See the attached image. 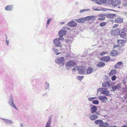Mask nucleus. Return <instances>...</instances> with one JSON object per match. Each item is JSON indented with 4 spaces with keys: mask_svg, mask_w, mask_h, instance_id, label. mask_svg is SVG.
<instances>
[{
    "mask_svg": "<svg viewBox=\"0 0 127 127\" xmlns=\"http://www.w3.org/2000/svg\"><path fill=\"white\" fill-rule=\"evenodd\" d=\"M105 19V18L103 17H98L97 19L98 20H100L101 21H103Z\"/></svg>",
    "mask_w": 127,
    "mask_h": 127,
    "instance_id": "c9c22d12",
    "label": "nucleus"
},
{
    "mask_svg": "<svg viewBox=\"0 0 127 127\" xmlns=\"http://www.w3.org/2000/svg\"><path fill=\"white\" fill-rule=\"evenodd\" d=\"M109 124L107 123H103L102 122L101 125H100V127H106L109 126Z\"/></svg>",
    "mask_w": 127,
    "mask_h": 127,
    "instance_id": "cd10ccee",
    "label": "nucleus"
},
{
    "mask_svg": "<svg viewBox=\"0 0 127 127\" xmlns=\"http://www.w3.org/2000/svg\"><path fill=\"white\" fill-rule=\"evenodd\" d=\"M76 65L75 62L71 60L69 61L65 64V66L67 67H73Z\"/></svg>",
    "mask_w": 127,
    "mask_h": 127,
    "instance_id": "39448f33",
    "label": "nucleus"
},
{
    "mask_svg": "<svg viewBox=\"0 0 127 127\" xmlns=\"http://www.w3.org/2000/svg\"><path fill=\"white\" fill-rule=\"evenodd\" d=\"M118 47V45H114V47L115 48H116V47Z\"/></svg>",
    "mask_w": 127,
    "mask_h": 127,
    "instance_id": "09e8293b",
    "label": "nucleus"
},
{
    "mask_svg": "<svg viewBox=\"0 0 127 127\" xmlns=\"http://www.w3.org/2000/svg\"><path fill=\"white\" fill-rule=\"evenodd\" d=\"M77 79L78 80H79V76H78L77 77Z\"/></svg>",
    "mask_w": 127,
    "mask_h": 127,
    "instance_id": "bf43d9fd",
    "label": "nucleus"
},
{
    "mask_svg": "<svg viewBox=\"0 0 127 127\" xmlns=\"http://www.w3.org/2000/svg\"><path fill=\"white\" fill-rule=\"evenodd\" d=\"M83 78V76H80V79H82Z\"/></svg>",
    "mask_w": 127,
    "mask_h": 127,
    "instance_id": "5fc2aeb1",
    "label": "nucleus"
},
{
    "mask_svg": "<svg viewBox=\"0 0 127 127\" xmlns=\"http://www.w3.org/2000/svg\"><path fill=\"white\" fill-rule=\"evenodd\" d=\"M5 120V121L7 123H11L12 122L11 120H9L8 119H3V120Z\"/></svg>",
    "mask_w": 127,
    "mask_h": 127,
    "instance_id": "58836bf2",
    "label": "nucleus"
},
{
    "mask_svg": "<svg viewBox=\"0 0 127 127\" xmlns=\"http://www.w3.org/2000/svg\"><path fill=\"white\" fill-rule=\"evenodd\" d=\"M107 10H113L112 9H106ZM113 11H115V10H113Z\"/></svg>",
    "mask_w": 127,
    "mask_h": 127,
    "instance_id": "4d7b16f0",
    "label": "nucleus"
},
{
    "mask_svg": "<svg viewBox=\"0 0 127 127\" xmlns=\"http://www.w3.org/2000/svg\"><path fill=\"white\" fill-rule=\"evenodd\" d=\"M66 29L67 30H69V28H66Z\"/></svg>",
    "mask_w": 127,
    "mask_h": 127,
    "instance_id": "052dcab7",
    "label": "nucleus"
},
{
    "mask_svg": "<svg viewBox=\"0 0 127 127\" xmlns=\"http://www.w3.org/2000/svg\"><path fill=\"white\" fill-rule=\"evenodd\" d=\"M53 51L55 52H57L58 51V49H57L55 48H54L53 49Z\"/></svg>",
    "mask_w": 127,
    "mask_h": 127,
    "instance_id": "49530a36",
    "label": "nucleus"
},
{
    "mask_svg": "<svg viewBox=\"0 0 127 127\" xmlns=\"http://www.w3.org/2000/svg\"><path fill=\"white\" fill-rule=\"evenodd\" d=\"M86 70V67L84 66H80V74H84Z\"/></svg>",
    "mask_w": 127,
    "mask_h": 127,
    "instance_id": "9b49d317",
    "label": "nucleus"
},
{
    "mask_svg": "<svg viewBox=\"0 0 127 127\" xmlns=\"http://www.w3.org/2000/svg\"><path fill=\"white\" fill-rule=\"evenodd\" d=\"M116 15L115 14H109L107 15L108 17L110 18H113L114 17L116 16Z\"/></svg>",
    "mask_w": 127,
    "mask_h": 127,
    "instance_id": "c85d7f7f",
    "label": "nucleus"
},
{
    "mask_svg": "<svg viewBox=\"0 0 127 127\" xmlns=\"http://www.w3.org/2000/svg\"><path fill=\"white\" fill-rule=\"evenodd\" d=\"M126 102L127 103V101H126Z\"/></svg>",
    "mask_w": 127,
    "mask_h": 127,
    "instance_id": "774afa93",
    "label": "nucleus"
},
{
    "mask_svg": "<svg viewBox=\"0 0 127 127\" xmlns=\"http://www.w3.org/2000/svg\"><path fill=\"white\" fill-rule=\"evenodd\" d=\"M98 98L101 101L104 102H105L107 100V97L103 95L99 96Z\"/></svg>",
    "mask_w": 127,
    "mask_h": 127,
    "instance_id": "1a4fd4ad",
    "label": "nucleus"
},
{
    "mask_svg": "<svg viewBox=\"0 0 127 127\" xmlns=\"http://www.w3.org/2000/svg\"><path fill=\"white\" fill-rule=\"evenodd\" d=\"M5 9L6 10H11L10 8H5Z\"/></svg>",
    "mask_w": 127,
    "mask_h": 127,
    "instance_id": "8fccbe9b",
    "label": "nucleus"
},
{
    "mask_svg": "<svg viewBox=\"0 0 127 127\" xmlns=\"http://www.w3.org/2000/svg\"><path fill=\"white\" fill-rule=\"evenodd\" d=\"M121 3V1L119 0H115L113 1L112 4V7H116Z\"/></svg>",
    "mask_w": 127,
    "mask_h": 127,
    "instance_id": "6e6552de",
    "label": "nucleus"
},
{
    "mask_svg": "<svg viewBox=\"0 0 127 127\" xmlns=\"http://www.w3.org/2000/svg\"><path fill=\"white\" fill-rule=\"evenodd\" d=\"M94 17L93 16H91L86 17L84 18L85 20H91Z\"/></svg>",
    "mask_w": 127,
    "mask_h": 127,
    "instance_id": "c756f323",
    "label": "nucleus"
},
{
    "mask_svg": "<svg viewBox=\"0 0 127 127\" xmlns=\"http://www.w3.org/2000/svg\"><path fill=\"white\" fill-rule=\"evenodd\" d=\"M95 2L99 5H101V4H105L106 3V0H99L98 1Z\"/></svg>",
    "mask_w": 127,
    "mask_h": 127,
    "instance_id": "b1692460",
    "label": "nucleus"
},
{
    "mask_svg": "<svg viewBox=\"0 0 127 127\" xmlns=\"http://www.w3.org/2000/svg\"><path fill=\"white\" fill-rule=\"evenodd\" d=\"M118 8H122V7H120V6H119V7H118Z\"/></svg>",
    "mask_w": 127,
    "mask_h": 127,
    "instance_id": "e2e57ef3",
    "label": "nucleus"
},
{
    "mask_svg": "<svg viewBox=\"0 0 127 127\" xmlns=\"http://www.w3.org/2000/svg\"><path fill=\"white\" fill-rule=\"evenodd\" d=\"M127 98V93L125 94V95L123 97V98H124V99L126 100V99Z\"/></svg>",
    "mask_w": 127,
    "mask_h": 127,
    "instance_id": "a18cd8bd",
    "label": "nucleus"
},
{
    "mask_svg": "<svg viewBox=\"0 0 127 127\" xmlns=\"http://www.w3.org/2000/svg\"><path fill=\"white\" fill-rule=\"evenodd\" d=\"M123 5L125 6H127V0H125L123 3Z\"/></svg>",
    "mask_w": 127,
    "mask_h": 127,
    "instance_id": "37998d69",
    "label": "nucleus"
},
{
    "mask_svg": "<svg viewBox=\"0 0 127 127\" xmlns=\"http://www.w3.org/2000/svg\"><path fill=\"white\" fill-rule=\"evenodd\" d=\"M83 19H82V18H80V23H82V22H80V21H82V20Z\"/></svg>",
    "mask_w": 127,
    "mask_h": 127,
    "instance_id": "603ef678",
    "label": "nucleus"
},
{
    "mask_svg": "<svg viewBox=\"0 0 127 127\" xmlns=\"http://www.w3.org/2000/svg\"><path fill=\"white\" fill-rule=\"evenodd\" d=\"M118 55V52L117 50H112L110 52V55L113 57H115Z\"/></svg>",
    "mask_w": 127,
    "mask_h": 127,
    "instance_id": "9d476101",
    "label": "nucleus"
},
{
    "mask_svg": "<svg viewBox=\"0 0 127 127\" xmlns=\"http://www.w3.org/2000/svg\"><path fill=\"white\" fill-rule=\"evenodd\" d=\"M47 84H48V85H49V84H48V83H47Z\"/></svg>",
    "mask_w": 127,
    "mask_h": 127,
    "instance_id": "338daca9",
    "label": "nucleus"
},
{
    "mask_svg": "<svg viewBox=\"0 0 127 127\" xmlns=\"http://www.w3.org/2000/svg\"><path fill=\"white\" fill-rule=\"evenodd\" d=\"M21 125V126H23V124H21L20 125Z\"/></svg>",
    "mask_w": 127,
    "mask_h": 127,
    "instance_id": "680f3d73",
    "label": "nucleus"
},
{
    "mask_svg": "<svg viewBox=\"0 0 127 127\" xmlns=\"http://www.w3.org/2000/svg\"><path fill=\"white\" fill-rule=\"evenodd\" d=\"M121 127H127V126L125 125H124L123 126H122Z\"/></svg>",
    "mask_w": 127,
    "mask_h": 127,
    "instance_id": "6e6d98bb",
    "label": "nucleus"
},
{
    "mask_svg": "<svg viewBox=\"0 0 127 127\" xmlns=\"http://www.w3.org/2000/svg\"><path fill=\"white\" fill-rule=\"evenodd\" d=\"M107 22H103L100 24L99 26L100 27H103L105 26L106 24L107 23Z\"/></svg>",
    "mask_w": 127,
    "mask_h": 127,
    "instance_id": "2f4dec72",
    "label": "nucleus"
},
{
    "mask_svg": "<svg viewBox=\"0 0 127 127\" xmlns=\"http://www.w3.org/2000/svg\"><path fill=\"white\" fill-rule=\"evenodd\" d=\"M114 0H106V3L109 6H112V3Z\"/></svg>",
    "mask_w": 127,
    "mask_h": 127,
    "instance_id": "aec40b11",
    "label": "nucleus"
},
{
    "mask_svg": "<svg viewBox=\"0 0 127 127\" xmlns=\"http://www.w3.org/2000/svg\"><path fill=\"white\" fill-rule=\"evenodd\" d=\"M102 86L103 87L107 88L110 86V84L109 82H105L102 83Z\"/></svg>",
    "mask_w": 127,
    "mask_h": 127,
    "instance_id": "f3484780",
    "label": "nucleus"
},
{
    "mask_svg": "<svg viewBox=\"0 0 127 127\" xmlns=\"http://www.w3.org/2000/svg\"><path fill=\"white\" fill-rule=\"evenodd\" d=\"M93 70L92 67H89L87 68L86 71L87 74H89L92 73Z\"/></svg>",
    "mask_w": 127,
    "mask_h": 127,
    "instance_id": "4be33fe9",
    "label": "nucleus"
},
{
    "mask_svg": "<svg viewBox=\"0 0 127 127\" xmlns=\"http://www.w3.org/2000/svg\"><path fill=\"white\" fill-rule=\"evenodd\" d=\"M119 26V25L118 24H116L114 25L112 28L114 29L115 28L118 27Z\"/></svg>",
    "mask_w": 127,
    "mask_h": 127,
    "instance_id": "ea45409f",
    "label": "nucleus"
},
{
    "mask_svg": "<svg viewBox=\"0 0 127 127\" xmlns=\"http://www.w3.org/2000/svg\"><path fill=\"white\" fill-rule=\"evenodd\" d=\"M120 32V29L119 28H118L116 29L112 30L111 32V34L112 35L116 36Z\"/></svg>",
    "mask_w": 127,
    "mask_h": 127,
    "instance_id": "423d86ee",
    "label": "nucleus"
},
{
    "mask_svg": "<svg viewBox=\"0 0 127 127\" xmlns=\"http://www.w3.org/2000/svg\"><path fill=\"white\" fill-rule=\"evenodd\" d=\"M110 59V57L109 56H106L102 57L100 58V60L101 61L107 62Z\"/></svg>",
    "mask_w": 127,
    "mask_h": 127,
    "instance_id": "0eeeda50",
    "label": "nucleus"
},
{
    "mask_svg": "<svg viewBox=\"0 0 127 127\" xmlns=\"http://www.w3.org/2000/svg\"><path fill=\"white\" fill-rule=\"evenodd\" d=\"M98 117L96 115H93L90 116V118L92 120H94L97 119Z\"/></svg>",
    "mask_w": 127,
    "mask_h": 127,
    "instance_id": "393cba45",
    "label": "nucleus"
},
{
    "mask_svg": "<svg viewBox=\"0 0 127 127\" xmlns=\"http://www.w3.org/2000/svg\"><path fill=\"white\" fill-rule=\"evenodd\" d=\"M14 7L13 5V4H12L11 5H7L5 8H12Z\"/></svg>",
    "mask_w": 127,
    "mask_h": 127,
    "instance_id": "e433bc0d",
    "label": "nucleus"
},
{
    "mask_svg": "<svg viewBox=\"0 0 127 127\" xmlns=\"http://www.w3.org/2000/svg\"><path fill=\"white\" fill-rule=\"evenodd\" d=\"M98 91H101V92L103 94H104L106 96H108L109 94V92L107 90V89L103 88H99Z\"/></svg>",
    "mask_w": 127,
    "mask_h": 127,
    "instance_id": "20e7f679",
    "label": "nucleus"
},
{
    "mask_svg": "<svg viewBox=\"0 0 127 127\" xmlns=\"http://www.w3.org/2000/svg\"><path fill=\"white\" fill-rule=\"evenodd\" d=\"M127 39H119L117 40V43L119 44H123L126 43L127 41Z\"/></svg>",
    "mask_w": 127,
    "mask_h": 127,
    "instance_id": "5701e85b",
    "label": "nucleus"
},
{
    "mask_svg": "<svg viewBox=\"0 0 127 127\" xmlns=\"http://www.w3.org/2000/svg\"><path fill=\"white\" fill-rule=\"evenodd\" d=\"M51 119L50 118L47 122L45 127H49L51 121Z\"/></svg>",
    "mask_w": 127,
    "mask_h": 127,
    "instance_id": "7c9ffc66",
    "label": "nucleus"
},
{
    "mask_svg": "<svg viewBox=\"0 0 127 127\" xmlns=\"http://www.w3.org/2000/svg\"><path fill=\"white\" fill-rule=\"evenodd\" d=\"M64 22H63L62 23V24H63V23H64Z\"/></svg>",
    "mask_w": 127,
    "mask_h": 127,
    "instance_id": "0e129e2a",
    "label": "nucleus"
},
{
    "mask_svg": "<svg viewBox=\"0 0 127 127\" xmlns=\"http://www.w3.org/2000/svg\"><path fill=\"white\" fill-rule=\"evenodd\" d=\"M79 2H75V4L76 5H78Z\"/></svg>",
    "mask_w": 127,
    "mask_h": 127,
    "instance_id": "3c124183",
    "label": "nucleus"
},
{
    "mask_svg": "<svg viewBox=\"0 0 127 127\" xmlns=\"http://www.w3.org/2000/svg\"><path fill=\"white\" fill-rule=\"evenodd\" d=\"M93 10L96 11H100L101 10V9H99L98 8H94Z\"/></svg>",
    "mask_w": 127,
    "mask_h": 127,
    "instance_id": "de8ad7c7",
    "label": "nucleus"
},
{
    "mask_svg": "<svg viewBox=\"0 0 127 127\" xmlns=\"http://www.w3.org/2000/svg\"><path fill=\"white\" fill-rule=\"evenodd\" d=\"M108 53V52H107L103 51L101 52L100 54V55L101 56H102L107 54V53Z\"/></svg>",
    "mask_w": 127,
    "mask_h": 127,
    "instance_id": "72a5a7b5",
    "label": "nucleus"
},
{
    "mask_svg": "<svg viewBox=\"0 0 127 127\" xmlns=\"http://www.w3.org/2000/svg\"><path fill=\"white\" fill-rule=\"evenodd\" d=\"M126 28L124 27L121 30V32H120L119 35L122 38H124L125 39L127 40V33L126 32Z\"/></svg>",
    "mask_w": 127,
    "mask_h": 127,
    "instance_id": "f257e3e1",
    "label": "nucleus"
},
{
    "mask_svg": "<svg viewBox=\"0 0 127 127\" xmlns=\"http://www.w3.org/2000/svg\"><path fill=\"white\" fill-rule=\"evenodd\" d=\"M67 25L69 27H75L77 25L76 23L73 21H71L69 22L67 24Z\"/></svg>",
    "mask_w": 127,
    "mask_h": 127,
    "instance_id": "f8f14e48",
    "label": "nucleus"
},
{
    "mask_svg": "<svg viewBox=\"0 0 127 127\" xmlns=\"http://www.w3.org/2000/svg\"><path fill=\"white\" fill-rule=\"evenodd\" d=\"M97 110V107L95 105L93 106L91 108V112L92 113H95Z\"/></svg>",
    "mask_w": 127,
    "mask_h": 127,
    "instance_id": "6ab92c4d",
    "label": "nucleus"
},
{
    "mask_svg": "<svg viewBox=\"0 0 127 127\" xmlns=\"http://www.w3.org/2000/svg\"><path fill=\"white\" fill-rule=\"evenodd\" d=\"M123 22V19L120 17L117 18L115 20V22L117 23H122Z\"/></svg>",
    "mask_w": 127,
    "mask_h": 127,
    "instance_id": "4468645a",
    "label": "nucleus"
},
{
    "mask_svg": "<svg viewBox=\"0 0 127 127\" xmlns=\"http://www.w3.org/2000/svg\"><path fill=\"white\" fill-rule=\"evenodd\" d=\"M112 87L113 91H115L117 89H120L121 88V84H118Z\"/></svg>",
    "mask_w": 127,
    "mask_h": 127,
    "instance_id": "a211bd4d",
    "label": "nucleus"
},
{
    "mask_svg": "<svg viewBox=\"0 0 127 127\" xmlns=\"http://www.w3.org/2000/svg\"><path fill=\"white\" fill-rule=\"evenodd\" d=\"M117 72L116 69H112L109 73V76H111L113 75H115Z\"/></svg>",
    "mask_w": 127,
    "mask_h": 127,
    "instance_id": "2eb2a0df",
    "label": "nucleus"
},
{
    "mask_svg": "<svg viewBox=\"0 0 127 127\" xmlns=\"http://www.w3.org/2000/svg\"><path fill=\"white\" fill-rule=\"evenodd\" d=\"M55 61L56 63L59 64H62V65H64V59L63 57L57 58L55 60Z\"/></svg>",
    "mask_w": 127,
    "mask_h": 127,
    "instance_id": "7ed1b4c3",
    "label": "nucleus"
},
{
    "mask_svg": "<svg viewBox=\"0 0 127 127\" xmlns=\"http://www.w3.org/2000/svg\"><path fill=\"white\" fill-rule=\"evenodd\" d=\"M126 125H127V123H126Z\"/></svg>",
    "mask_w": 127,
    "mask_h": 127,
    "instance_id": "69168bd1",
    "label": "nucleus"
},
{
    "mask_svg": "<svg viewBox=\"0 0 127 127\" xmlns=\"http://www.w3.org/2000/svg\"><path fill=\"white\" fill-rule=\"evenodd\" d=\"M92 102L93 104H97L99 103V101L98 100H93Z\"/></svg>",
    "mask_w": 127,
    "mask_h": 127,
    "instance_id": "473e14b6",
    "label": "nucleus"
},
{
    "mask_svg": "<svg viewBox=\"0 0 127 127\" xmlns=\"http://www.w3.org/2000/svg\"><path fill=\"white\" fill-rule=\"evenodd\" d=\"M123 91L124 92H126L127 91V87H126L123 89Z\"/></svg>",
    "mask_w": 127,
    "mask_h": 127,
    "instance_id": "79ce46f5",
    "label": "nucleus"
},
{
    "mask_svg": "<svg viewBox=\"0 0 127 127\" xmlns=\"http://www.w3.org/2000/svg\"><path fill=\"white\" fill-rule=\"evenodd\" d=\"M66 32V30H62L60 31L59 32V36L61 37H62L63 35L65 34Z\"/></svg>",
    "mask_w": 127,
    "mask_h": 127,
    "instance_id": "ddd939ff",
    "label": "nucleus"
},
{
    "mask_svg": "<svg viewBox=\"0 0 127 127\" xmlns=\"http://www.w3.org/2000/svg\"><path fill=\"white\" fill-rule=\"evenodd\" d=\"M116 77L115 75L112 76L111 78L112 80L113 81H115L116 79Z\"/></svg>",
    "mask_w": 127,
    "mask_h": 127,
    "instance_id": "4c0bfd02",
    "label": "nucleus"
},
{
    "mask_svg": "<svg viewBox=\"0 0 127 127\" xmlns=\"http://www.w3.org/2000/svg\"><path fill=\"white\" fill-rule=\"evenodd\" d=\"M60 54V53L59 52V53H57L56 54V55H59V54Z\"/></svg>",
    "mask_w": 127,
    "mask_h": 127,
    "instance_id": "13d9d810",
    "label": "nucleus"
},
{
    "mask_svg": "<svg viewBox=\"0 0 127 127\" xmlns=\"http://www.w3.org/2000/svg\"><path fill=\"white\" fill-rule=\"evenodd\" d=\"M107 127H116V126H108Z\"/></svg>",
    "mask_w": 127,
    "mask_h": 127,
    "instance_id": "864d4df0",
    "label": "nucleus"
},
{
    "mask_svg": "<svg viewBox=\"0 0 127 127\" xmlns=\"http://www.w3.org/2000/svg\"><path fill=\"white\" fill-rule=\"evenodd\" d=\"M105 65V64L104 63L102 62H100L98 63L96 65L97 67H103Z\"/></svg>",
    "mask_w": 127,
    "mask_h": 127,
    "instance_id": "a878e982",
    "label": "nucleus"
},
{
    "mask_svg": "<svg viewBox=\"0 0 127 127\" xmlns=\"http://www.w3.org/2000/svg\"><path fill=\"white\" fill-rule=\"evenodd\" d=\"M123 65V63L122 62H118L115 65L114 68L116 69L120 68V67L121 66Z\"/></svg>",
    "mask_w": 127,
    "mask_h": 127,
    "instance_id": "dca6fc26",
    "label": "nucleus"
},
{
    "mask_svg": "<svg viewBox=\"0 0 127 127\" xmlns=\"http://www.w3.org/2000/svg\"><path fill=\"white\" fill-rule=\"evenodd\" d=\"M9 104L11 106L13 107L15 109H18L16 107L15 104L14 103L13 100L12 99H11L10 100H9Z\"/></svg>",
    "mask_w": 127,
    "mask_h": 127,
    "instance_id": "412c9836",
    "label": "nucleus"
},
{
    "mask_svg": "<svg viewBox=\"0 0 127 127\" xmlns=\"http://www.w3.org/2000/svg\"><path fill=\"white\" fill-rule=\"evenodd\" d=\"M60 40L62 41L64 40V38H59L58 39H56L53 40L54 44L58 47H61L62 45L61 44V42Z\"/></svg>",
    "mask_w": 127,
    "mask_h": 127,
    "instance_id": "f03ea898",
    "label": "nucleus"
},
{
    "mask_svg": "<svg viewBox=\"0 0 127 127\" xmlns=\"http://www.w3.org/2000/svg\"><path fill=\"white\" fill-rule=\"evenodd\" d=\"M103 121L101 120H95V123L97 125H99V126L100 127V125H101Z\"/></svg>",
    "mask_w": 127,
    "mask_h": 127,
    "instance_id": "bb28decb",
    "label": "nucleus"
},
{
    "mask_svg": "<svg viewBox=\"0 0 127 127\" xmlns=\"http://www.w3.org/2000/svg\"><path fill=\"white\" fill-rule=\"evenodd\" d=\"M79 66H76L75 67V68H73L72 69L73 70H78L79 71ZM79 72V71H78Z\"/></svg>",
    "mask_w": 127,
    "mask_h": 127,
    "instance_id": "f704fd0d",
    "label": "nucleus"
},
{
    "mask_svg": "<svg viewBox=\"0 0 127 127\" xmlns=\"http://www.w3.org/2000/svg\"><path fill=\"white\" fill-rule=\"evenodd\" d=\"M95 98H96V97H90L89 98L88 100L89 101H91L92 100L94 99Z\"/></svg>",
    "mask_w": 127,
    "mask_h": 127,
    "instance_id": "c03bdc74",
    "label": "nucleus"
},
{
    "mask_svg": "<svg viewBox=\"0 0 127 127\" xmlns=\"http://www.w3.org/2000/svg\"><path fill=\"white\" fill-rule=\"evenodd\" d=\"M51 20L52 19L51 18L49 19L48 20L46 23V25H48L49 24Z\"/></svg>",
    "mask_w": 127,
    "mask_h": 127,
    "instance_id": "a19ab883",
    "label": "nucleus"
}]
</instances>
